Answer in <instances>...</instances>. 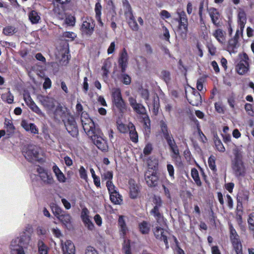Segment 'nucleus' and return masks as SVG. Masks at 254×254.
<instances>
[{"mask_svg":"<svg viewBox=\"0 0 254 254\" xmlns=\"http://www.w3.org/2000/svg\"><path fill=\"white\" fill-rule=\"evenodd\" d=\"M64 23L69 25L73 26L75 23V18L71 15H67L65 16Z\"/></svg>","mask_w":254,"mask_h":254,"instance_id":"bf43d9fd","label":"nucleus"},{"mask_svg":"<svg viewBox=\"0 0 254 254\" xmlns=\"http://www.w3.org/2000/svg\"><path fill=\"white\" fill-rule=\"evenodd\" d=\"M106 186L110 194L117 191L116 188L113 184L112 181H107Z\"/></svg>","mask_w":254,"mask_h":254,"instance_id":"052dcab7","label":"nucleus"},{"mask_svg":"<svg viewBox=\"0 0 254 254\" xmlns=\"http://www.w3.org/2000/svg\"><path fill=\"white\" fill-rule=\"evenodd\" d=\"M37 247L38 254H48L49 249L43 241H38Z\"/></svg>","mask_w":254,"mask_h":254,"instance_id":"c9c22d12","label":"nucleus"},{"mask_svg":"<svg viewBox=\"0 0 254 254\" xmlns=\"http://www.w3.org/2000/svg\"><path fill=\"white\" fill-rule=\"evenodd\" d=\"M160 76L166 83H168L170 82L171 77L170 73L169 71L166 70L162 71L160 74Z\"/></svg>","mask_w":254,"mask_h":254,"instance_id":"6e6d98bb","label":"nucleus"},{"mask_svg":"<svg viewBox=\"0 0 254 254\" xmlns=\"http://www.w3.org/2000/svg\"><path fill=\"white\" fill-rule=\"evenodd\" d=\"M67 114H69V113L67 112V109L59 104L57 106H56L52 114L49 115L53 116L56 119L61 118L63 120V119L66 117Z\"/></svg>","mask_w":254,"mask_h":254,"instance_id":"f8f14e48","label":"nucleus"},{"mask_svg":"<svg viewBox=\"0 0 254 254\" xmlns=\"http://www.w3.org/2000/svg\"><path fill=\"white\" fill-rule=\"evenodd\" d=\"M160 207L157 206H154L153 208L151 211V213L154 216L157 221L159 223H162L163 222V217L162 214L160 213Z\"/></svg>","mask_w":254,"mask_h":254,"instance_id":"2f4dec72","label":"nucleus"},{"mask_svg":"<svg viewBox=\"0 0 254 254\" xmlns=\"http://www.w3.org/2000/svg\"><path fill=\"white\" fill-rule=\"evenodd\" d=\"M23 98L26 105L30 108V109L33 112L35 113L36 114H37L41 117L45 118V114L33 101L29 94H24Z\"/></svg>","mask_w":254,"mask_h":254,"instance_id":"6e6552de","label":"nucleus"},{"mask_svg":"<svg viewBox=\"0 0 254 254\" xmlns=\"http://www.w3.org/2000/svg\"><path fill=\"white\" fill-rule=\"evenodd\" d=\"M245 109L249 116L251 117L254 116V112L253 110L252 104L246 103L245 106Z\"/></svg>","mask_w":254,"mask_h":254,"instance_id":"69168bd1","label":"nucleus"},{"mask_svg":"<svg viewBox=\"0 0 254 254\" xmlns=\"http://www.w3.org/2000/svg\"><path fill=\"white\" fill-rule=\"evenodd\" d=\"M113 172L110 171H105L101 175L102 180L112 181L113 179Z\"/></svg>","mask_w":254,"mask_h":254,"instance_id":"603ef678","label":"nucleus"},{"mask_svg":"<svg viewBox=\"0 0 254 254\" xmlns=\"http://www.w3.org/2000/svg\"><path fill=\"white\" fill-rule=\"evenodd\" d=\"M17 29L13 26H7L3 29L2 33L6 36H12L17 32Z\"/></svg>","mask_w":254,"mask_h":254,"instance_id":"ea45409f","label":"nucleus"},{"mask_svg":"<svg viewBox=\"0 0 254 254\" xmlns=\"http://www.w3.org/2000/svg\"><path fill=\"white\" fill-rule=\"evenodd\" d=\"M128 131L131 141L133 142H137L138 141V134L135 130L134 126L132 123L128 124Z\"/></svg>","mask_w":254,"mask_h":254,"instance_id":"c85d7f7f","label":"nucleus"},{"mask_svg":"<svg viewBox=\"0 0 254 254\" xmlns=\"http://www.w3.org/2000/svg\"><path fill=\"white\" fill-rule=\"evenodd\" d=\"M128 56L127 50L124 49L120 53L118 59V64L119 67L121 69L122 72L126 71L128 64Z\"/></svg>","mask_w":254,"mask_h":254,"instance_id":"ddd939ff","label":"nucleus"},{"mask_svg":"<svg viewBox=\"0 0 254 254\" xmlns=\"http://www.w3.org/2000/svg\"><path fill=\"white\" fill-rule=\"evenodd\" d=\"M243 33H240V30L238 29L236 31L235 35L233 38L229 40L228 42V48L231 50H234L237 48L238 44V40L240 36H242Z\"/></svg>","mask_w":254,"mask_h":254,"instance_id":"4be33fe9","label":"nucleus"},{"mask_svg":"<svg viewBox=\"0 0 254 254\" xmlns=\"http://www.w3.org/2000/svg\"><path fill=\"white\" fill-rule=\"evenodd\" d=\"M177 14L178 15L179 20V22L188 23V18L185 11L183 10H178Z\"/></svg>","mask_w":254,"mask_h":254,"instance_id":"8fccbe9b","label":"nucleus"},{"mask_svg":"<svg viewBox=\"0 0 254 254\" xmlns=\"http://www.w3.org/2000/svg\"><path fill=\"white\" fill-rule=\"evenodd\" d=\"M191 176L195 184L198 186H201V182L200 180L198 172L195 168H192L191 170Z\"/></svg>","mask_w":254,"mask_h":254,"instance_id":"58836bf2","label":"nucleus"},{"mask_svg":"<svg viewBox=\"0 0 254 254\" xmlns=\"http://www.w3.org/2000/svg\"><path fill=\"white\" fill-rule=\"evenodd\" d=\"M233 170L235 176H244L245 174V168L242 160L239 159H235L233 164Z\"/></svg>","mask_w":254,"mask_h":254,"instance_id":"2eb2a0df","label":"nucleus"},{"mask_svg":"<svg viewBox=\"0 0 254 254\" xmlns=\"http://www.w3.org/2000/svg\"><path fill=\"white\" fill-rule=\"evenodd\" d=\"M117 128L121 133H125L128 131V126H127L125 124L120 123V121L117 122Z\"/></svg>","mask_w":254,"mask_h":254,"instance_id":"09e8293b","label":"nucleus"},{"mask_svg":"<svg viewBox=\"0 0 254 254\" xmlns=\"http://www.w3.org/2000/svg\"><path fill=\"white\" fill-rule=\"evenodd\" d=\"M80 120L84 131L89 137H92L97 130L92 120L85 112L81 113Z\"/></svg>","mask_w":254,"mask_h":254,"instance_id":"f03ea898","label":"nucleus"},{"mask_svg":"<svg viewBox=\"0 0 254 254\" xmlns=\"http://www.w3.org/2000/svg\"><path fill=\"white\" fill-rule=\"evenodd\" d=\"M29 19L32 24L38 23L41 18L40 14L35 10H31L28 13Z\"/></svg>","mask_w":254,"mask_h":254,"instance_id":"c756f323","label":"nucleus"},{"mask_svg":"<svg viewBox=\"0 0 254 254\" xmlns=\"http://www.w3.org/2000/svg\"><path fill=\"white\" fill-rule=\"evenodd\" d=\"M64 225H66L71 222V216L68 214L64 213L58 218Z\"/></svg>","mask_w":254,"mask_h":254,"instance_id":"37998d69","label":"nucleus"},{"mask_svg":"<svg viewBox=\"0 0 254 254\" xmlns=\"http://www.w3.org/2000/svg\"><path fill=\"white\" fill-rule=\"evenodd\" d=\"M230 230L231 234V238L232 239V242H233V241H235V242H236V241H239L238 235H237L235 229L234 228V227L232 226L231 224L230 225Z\"/></svg>","mask_w":254,"mask_h":254,"instance_id":"13d9d810","label":"nucleus"},{"mask_svg":"<svg viewBox=\"0 0 254 254\" xmlns=\"http://www.w3.org/2000/svg\"><path fill=\"white\" fill-rule=\"evenodd\" d=\"M233 245L237 254H243L242 251V245L239 241H233Z\"/></svg>","mask_w":254,"mask_h":254,"instance_id":"5fc2aeb1","label":"nucleus"},{"mask_svg":"<svg viewBox=\"0 0 254 254\" xmlns=\"http://www.w3.org/2000/svg\"><path fill=\"white\" fill-rule=\"evenodd\" d=\"M212 35L219 43L221 44L225 43V33L222 30L220 29H216L214 31Z\"/></svg>","mask_w":254,"mask_h":254,"instance_id":"cd10ccee","label":"nucleus"},{"mask_svg":"<svg viewBox=\"0 0 254 254\" xmlns=\"http://www.w3.org/2000/svg\"><path fill=\"white\" fill-rule=\"evenodd\" d=\"M54 12L57 17L60 19H63L65 16V13L63 7L60 9L58 7H56L54 9Z\"/></svg>","mask_w":254,"mask_h":254,"instance_id":"79ce46f5","label":"nucleus"},{"mask_svg":"<svg viewBox=\"0 0 254 254\" xmlns=\"http://www.w3.org/2000/svg\"><path fill=\"white\" fill-rule=\"evenodd\" d=\"M178 32L183 39H186L188 32V23L179 22Z\"/></svg>","mask_w":254,"mask_h":254,"instance_id":"a878e982","label":"nucleus"},{"mask_svg":"<svg viewBox=\"0 0 254 254\" xmlns=\"http://www.w3.org/2000/svg\"><path fill=\"white\" fill-rule=\"evenodd\" d=\"M1 99L3 101H6L9 104H11L13 101V96L8 91L7 92L1 95Z\"/></svg>","mask_w":254,"mask_h":254,"instance_id":"c03bdc74","label":"nucleus"},{"mask_svg":"<svg viewBox=\"0 0 254 254\" xmlns=\"http://www.w3.org/2000/svg\"><path fill=\"white\" fill-rule=\"evenodd\" d=\"M32 231V227L28 225L20 234V237H18L20 240V243L22 244L23 246L25 247L29 244L31 241L30 234Z\"/></svg>","mask_w":254,"mask_h":254,"instance_id":"dca6fc26","label":"nucleus"},{"mask_svg":"<svg viewBox=\"0 0 254 254\" xmlns=\"http://www.w3.org/2000/svg\"><path fill=\"white\" fill-rule=\"evenodd\" d=\"M123 5L125 9V15L127 19L130 27L133 31H137L139 29L138 26L132 14L131 6L127 0L123 1Z\"/></svg>","mask_w":254,"mask_h":254,"instance_id":"0eeeda50","label":"nucleus"},{"mask_svg":"<svg viewBox=\"0 0 254 254\" xmlns=\"http://www.w3.org/2000/svg\"><path fill=\"white\" fill-rule=\"evenodd\" d=\"M165 139L174 155L178 156L179 154V151L172 135L167 137Z\"/></svg>","mask_w":254,"mask_h":254,"instance_id":"393cba45","label":"nucleus"},{"mask_svg":"<svg viewBox=\"0 0 254 254\" xmlns=\"http://www.w3.org/2000/svg\"><path fill=\"white\" fill-rule=\"evenodd\" d=\"M85 226L90 230H93L94 229V225L92 222L90 217L81 219Z\"/></svg>","mask_w":254,"mask_h":254,"instance_id":"49530a36","label":"nucleus"},{"mask_svg":"<svg viewBox=\"0 0 254 254\" xmlns=\"http://www.w3.org/2000/svg\"><path fill=\"white\" fill-rule=\"evenodd\" d=\"M160 127L161 131L165 138L172 135L168 131L167 125L164 122L161 121L160 122Z\"/></svg>","mask_w":254,"mask_h":254,"instance_id":"a18cd8bd","label":"nucleus"},{"mask_svg":"<svg viewBox=\"0 0 254 254\" xmlns=\"http://www.w3.org/2000/svg\"><path fill=\"white\" fill-rule=\"evenodd\" d=\"M128 102L134 111L136 113L141 115H144L146 113L145 107L142 104L137 103L136 99L133 97H129Z\"/></svg>","mask_w":254,"mask_h":254,"instance_id":"a211bd4d","label":"nucleus"},{"mask_svg":"<svg viewBox=\"0 0 254 254\" xmlns=\"http://www.w3.org/2000/svg\"><path fill=\"white\" fill-rule=\"evenodd\" d=\"M124 243L123 245V249L125 252L126 254H131L130 252V241L128 239H126V238L125 237Z\"/></svg>","mask_w":254,"mask_h":254,"instance_id":"de8ad7c7","label":"nucleus"},{"mask_svg":"<svg viewBox=\"0 0 254 254\" xmlns=\"http://www.w3.org/2000/svg\"><path fill=\"white\" fill-rule=\"evenodd\" d=\"M214 141L216 149L220 152H223L225 150V148L223 146L221 141L218 138L217 135H215L214 138Z\"/></svg>","mask_w":254,"mask_h":254,"instance_id":"a19ab883","label":"nucleus"},{"mask_svg":"<svg viewBox=\"0 0 254 254\" xmlns=\"http://www.w3.org/2000/svg\"><path fill=\"white\" fill-rule=\"evenodd\" d=\"M37 99L40 103L46 110L48 115H51L53 109L56 107V100L49 96L38 95Z\"/></svg>","mask_w":254,"mask_h":254,"instance_id":"7ed1b4c3","label":"nucleus"},{"mask_svg":"<svg viewBox=\"0 0 254 254\" xmlns=\"http://www.w3.org/2000/svg\"><path fill=\"white\" fill-rule=\"evenodd\" d=\"M52 210H53V212L54 214H55V215L58 218H59V216H61V215H62L64 214L62 209L57 206L54 207L52 208Z\"/></svg>","mask_w":254,"mask_h":254,"instance_id":"338daca9","label":"nucleus"},{"mask_svg":"<svg viewBox=\"0 0 254 254\" xmlns=\"http://www.w3.org/2000/svg\"><path fill=\"white\" fill-rule=\"evenodd\" d=\"M24 246L20 243V240L18 238L13 239L10 245V249L11 254H25L23 250Z\"/></svg>","mask_w":254,"mask_h":254,"instance_id":"9b49d317","label":"nucleus"},{"mask_svg":"<svg viewBox=\"0 0 254 254\" xmlns=\"http://www.w3.org/2000/svg\"><path fill=\"white\" fill-rule=\"evenodd\" d=\"M248 223L249 229L251 231H254V212L251 213L249 215Z\"/></svg>","mask_w":254,"mask_h":254,"instance_id":"3c124183","label":"nucleus"},{"mask_svg":"<svg viewBox=\"0 0 254 254\" xmlns=\"http://www.w3.org/2000/svg\"><path fill=\"white\" fill-rule=\"evenodd\" d=\"M240 59L236 66V70L239 74L243 75L247 72L249 69V57L246 53H244L241 56Z\"/></svg>","mask_w":254,"mask_h":254,"instance_id":"1a4fd4ad","label":"nucleus"},{"mask_svg":"<svg viewBox=\"0 0 254 254\" xmlns=\"http://www.w3.org/2000/svg\"><path fill=\"white\" fill-rule=\"evenodd\" d=\"M145 180L148 186L155 187L158 183L159 177L156 173L148 171L145 173Z\"/></svg>","mask_w":254,"mask_h":254,"instance_id":"f3484780","label":"nucleus"},{"mask_svg":"<svg viewBox=\"0 0 254 254\" xmlns=\"http://www.w3.org/2000/svg\"><path fill=\"white\" fill-rule=\"evenodd\" d=\"M247 22L246 14L243 10H240L238 13V28L240 33H243Z\"/></svg>","mask_w":254,"mask_h":254,"instance_id":"6ab92c4d","label":"nucleus"},{"mask_svg":"<svg viewBox=\"0 0 254 254\" xmlns=\"http://www.w3.org/2000/svg\"><path fill=\"white\" fill-rule=\"evenodd\" d=\"M154 234L156 239L164 241L166 248L168 249L169 248L167 241L168 231L161 227H156L154 230Z\"/></svg>","mask_w":254,"mask_h":254,"instance_id":"4468645a","label":"nucleus"},{"mask_svg":"<svg viewBox=\"0 0 254 254\" xmlns=\"http://www.w3.org/2000/svg\"><path fill=\"white\" fill-rule=\"evenodd\" d=\"M94 142V144L98 149L102 151H107L108 149L107 141L102 132L96 131L92 137H91Z\"/></svg>","mask_w":254,"mask_h":254,"instance_id":"423d86ee","label":"nucleus"},{"mask_svg":"<svg viewBox=\"0 0 254 254\" xmlns=\"http://www.w3.org/2000/svg\"><path fill=\"white\" fill-rule=\"evenodd\" d=\"M208 10L212 23L214 25H217L218 24V21L220 17V14L218 11L213 7L210 8Z\"/></svg>","mask_w":254,"mask_h":254,"instance_id":"bb28decb","label":"nucleus"},{"mask_svg":"<svg viewBox=\"0 0 254 254\" xmlns=\"http://www.w3.org/2000/svg\"><path fill=\"white\" fill-rule=\"evenodd\" d=\"M62 250L64 254H75V247L70 240L62 243Z\"/></svg>","mask_w":254,"mask_h":254,"instance_id":"412c9836","label":"nucleus"},{"mask_svg":"<svg viewBox=\"0 0 254 254\" xmlns=\"http://www.w3.org/2000/svg\"><path fill=\"white\" fill-rule=\"evenodd\" d=\"M101 10H102V6L100 2H98L96 3L95 6V17L97 21L98 22L99 24L101 26H103L104 24L101 20Z\"/></svg>","mask_w":254,"mask_h":254,"instance_id":"72a5a7b5","label":"nucleus"},{"mask_svg":"<svg viewBox=\"0 0 254 254\" xmlns=\"http://www.w3.org/2000/svg\"><path fill=\"white\" fill-rule=\"evenodd\" d=\"M110 200L115 204H119L122 201L121 196L117 191L110 194Z\"/></svg>","mask_w":254,"mask_h":254,"instance_id":"4c0bfd02","label":"nucleus"},{"mask_svg":"<svg viewBox=\"0 0 254 254\" xmlns=\"http://www.w3.org/2000/svg\"><path fill=\"white\" fill-rule=\"evenodd\" d=\"M82 24L80 28L82 34L86 36H90L94 32L95 23L90 17H85L82 18Z\"/></svg>","mask_w":254,"mask_h":254,"instance_id":"20e7f679","label":"nucleus"},{"mask_svg":"<svg viewBox=\"0 0 254 254\" xmlns=\"http://www.w3.org/2000/svg\"><path fill=\"white\" fill-rule=\"evenodd\" d=\"M129 194L131 198H136L138 197L140 189L139 186L135 183L133 180H129Z\"/></svg>","mask_w":254,"mask_h":254,"instance_id":"aec40b11","label":"nucleus"},{"mask_svg":"<svg viewBox=\"0 0 254 254\" xmlns=\"http://www.w3.org/2000/svg\"><path fill=\"white\" fill-rule=\"evenodd\" d=\"M21 125L27 131H30L34 134L38 133V129L33 123H29L27 121L23 120L21 122Z\"/></svg>","mask_w":254,"mask_h":254,"instance_id":"5701e85b","label":"nucleus"},{"mask_svg":"<svg viewBox=\"0 0 254 254\" xmlns=\"http://www.w3.org/2000/svg\"><path fill=\"white\" fill-rule=\"evenodd\" d=\"M167 170L168 172L169 175L171 180H174L175 176H174V168L173 166L170 164H168L167 165Z\"/></svg>","mask_w":254,"mask_h":254,"instance_id":"e2e57ef3","label":"nucleus"},{"mask_svg":"<svg viewBox=\"0 0 254 254\" xmlns=\"http://www.w3.org/2000/svg\"><path fill=\"white\" fill-rule=\"evenodd\" d=\"M138 228L141 233L147 234L150 231V224L148 222L143 221L138 224Z\"/></svg>","mask_w":254,"mask_h":254,"instance_id":"f704fd0d","label":"nucleus"},{"mask_svg":"<svg viewBox=\"0 0 254 254\" xmlns=\"http://www.w3.org/2000/svg\"><path fill=\"white\" fill-rule=\"evenodd\" d=\"M63 121L68 133L72 136L76 137L78 134V130L74 117L69 114Z\"/></svg>","mask_w":254,"mask_h":254,"instance_id":"39448f33","label":"nucleus"},{"mask_svg":"<svg viewBox=\"0 0 254 254\" xmlns=\"http://www.w3.org/2000/svg\"><path fill=\"white\" fill-rule=\"evenodd\" d=\"M190 100V104L193 106H197L200 103L201 96L200 94L197 91L193 90L192 95Z\"/></svg>","mask_w":254,"mask_h":254,"instance_id":"473e14b6","label":"nucleus"},{"mask_svg":"<svg viewBox=\"0 0 254 254\" xmlns=\"http://www.w3.org/2000/svg\"><path fill=\"white\" fill-rule=\"evenodd\" d=\"M114 105L121 113H124L126 111V105L122 98L113 101Z\"/></svg>","mask_w":254,"mask_h":254,"instance_id":"7c9ffc66","label":"nucleus"},{"mask_svg":"<svg viewBox=\"0 0 254 254\" xmlns=\"http://www.w3.org/2000/svg\"><path fill=\"white\" fill-rule=\"evenodd\" d=\"M63 36L64 38H67L70 40H73L76 37V35L72 32H65L63 33Z\"/></svg>","mask_w":254,"mask_h":254,"instance_id":"774afa93","label":"nucleus"},{"mask_svg":"<svg viewBox=\"0 0 254 254\" xmlns=\"http://www.w3.org/2000/svg\"><path fill=\"white\" fill-rule=\"evenodd\" d=\"M41 149L34 145H25L22 148V154L30 162L39 161Z\"/></svg>","mask_w":254,"mask_h":254,"instance_id":"f257e3e1","label":"nucleus"},{"mask_svg":"<svg viewBox=\"0 0 254 254\" xmlns=\"http://www.w3.org/2000/svg\"><path fill=\"white\" fill-rule=\"evenodd\" d=\"M121 78H122V82L125 85H129L131 82V78L127 74L123 73L121 75Z\"/></svg>","mask_w":254,"mask_h":254,"instance_id":"4d7b16f0","label":"nucleus"},{"mask_svg":"<svg viewBox=\"0 0 254 254\" xmlns=\"http://www.w3.org/2000/svg\"><path fill=\"white\" fill-rule=\"evenodd\" d=\"M208 163L209 165V168L212 171H216V168L215 165V157L214 156H211L208 160Z\"/></svg>","mask_w":254,"mask_h":254,"instance_id":"0e129e2a","label":"nucleus"},{"mask_svg":"<svg viewBox=\"0 0 254 254\" xmlns=\"http://www.w3.org/2000/svg\"><path fill=\"white\" fill-rule=\"evenodd\" d=\"M4 127L6 129V131L8 135L13 133L15 127L12 122L10 120L5 119L4 123Z\"/></svg>","mask_w":254,"mask_h":254,"instance_id":"e433bc0d","label":"nucleus"},{"mask_svg":"<svg viewBox=\"0 0 254 254\" xmlns=\"http://www.w3.org/2000/svg\"><path fill=\"white\" fill-rule=\"evenodd\" d=\"M87 171L84 168L83 166H80L79 169V174L80 177L84 180H87Z\"/></svg>","mask_w":254,"mask_h":254,"instance_id":"680f3d73","label":"nucleus"},{"mask_svg":"<svg viewBox=\"0 0 254 254\" xmlns=\"http://www.w3.org/2000/svg\"><path fill=\"white\" fill-rule=\"evenodd\" d=\"M37 172L42 182L45 185H52L54 183L52 175L49 173L43 168L38 167Z\"/></svg>","mask_w":254,"mask_h":254,"instance_id":"9d476101","label":"nucleus"},{"mask_svg":"<svg viewBox=\"0 0 254 254\" xmlns=\"http://www.w3.org/2000/svg\"><path fill=\"white\" fill-rule=\"evenodd\" d=\"M112 99L113 101L116 99L122 98L121 90L119 88H114L112 90Z\"/></svg>","mask_w":254,"mask_h":254,"instance_id":"864d4df0","label":"nucleus"},{"mask_svg":"<svg viewBox=\"0 0 254 254\" xmlns=\"http://www.w3.org/2000/svg\"><path fill=\"white\" fill-rule=\"evenodd\" d=\"M165 139L174 155L178 156L179 154V151L172 135L167 137Z\"/></svg>","mask_w":254,"mask_h":254,"instance_id":"b1692460","label":"nucleus"}]
</instances>
